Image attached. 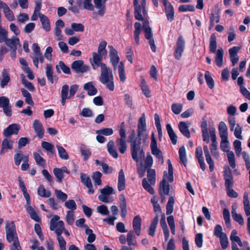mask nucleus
<instances>
[{
    "mask_svg": "<svg viewBox=\"0 0 250 250\" xmlns=\"http://www.w3.org/2000/svg\"><path fill=\"white\" fill-rule=\"evenodd\" d=\"M92 56L93 60L91 62V64L93 69L96 70L99 66L101 68L99 77L100 82L109 91H113L114 89V83L112 69L107 67L105 63L101 62L103 55L93 52Z\"/></svg>",
    "mask_w": 250,
    "mask_h": 250,
    "instance_id": "nucleus-1",
    "label": "nucleus"
},
{
    "mask_svg": "<svg viewBox=\"0 0 250 250\" xmlns=\"http://www.w3.org/2000/svg\"><path fill=\"white\" fill-rule=\"evenodd\" d=\"M129 139L130 140V151L132 158L134 161L138 162L139 161L138 153L141 157L145 156L144 150L141 148V137H139L137 136V137H136L135 131L133 129L131 131Z\"/></svg>",
    "mask_w": 250,
    "mask_h": 250,
    "instance_id": "nucleus-2",
    "label": "nucleus"
},
{
    "mask_svg": "<svg viewBox=\"0 0 250 250\" xmlns=\"http://www.w3.org/2000/svg\"><path fill=\"white\" fill-rule=\"evenodd\" d=\"M142 219L140 215L135 216L132 221L133 231L130 230L126 236V242L128 246L136 245V237L134 234L135 232L137 236H140L141 232Z\"/></svg>",
    "mask_w": 250,
    "mask_h": 250,
    "instance_id": "nucleus-3",
    "label": "nucleus"
},
{
    "mask_svg": "<svg viewBox=\"0 0 250 250\" xmlns=\"http://www.w3.org/2000/svg\"><path fill=\"white\" fill-rule=\"evenodd\" d=\"M5 231L7 241L9 243L13 242L12 247L20 248L16 225L14 221H6Z\"/></svg>",
    "mask_w": 250,
    "mask_h": 250,
    "instance_id": "nucleus-4",
    "label": "nucleus"
},
{
    "mask_svg": "<svg viewBox=\"0 0 250 250\" xmlns=\"http://www.w3.org/2000/svg\"><path fill=\"white\" fill-rule=\"evenodd\" d=\"M217 41L216 36L214 33L211 34L209 39V51L212 53H216L215 61L216 65L219 67L223 66V60L224 51L222 48H220L216 51Z\"/></svg>",
    "mask_w": 250,
    "mask_h": 250,
    "instance_id": "nucleus-5",
    "label": "nucleus"
},
{
    "mask_svg": "<svg viewBox=\"0 0 250 250\" xmlns=\"http://www.w3.org/2000/svg\"><path fill=\"white\" fill-rule=\"evenodd\" d=\"M214 235L219 238L220 245L222 249H226L229 246V240L227 234L223 232L222 226L216 225L214 229Z\"/></svg>",
    "mask_w": 250,
    "mask_h": 250,
    "instance_id": "nucleus-6",
    "label": "nucleus"
},
{
    "mask_svg": "<svg viewBox=\"0 0 250 250\" xmlns=\"http://www.w3.org/2000/svg\"><path fill=\"white\" fill-rule=\"evenodd\" d=\"M71 68L77 73H83L88 71L90 69V67L84 64L83 61L77 60L72 63Z\"/></svg>",
    "mask_w": 250,
    "mask_h": 250,
    "instance_id": "nucleus-7",
    "label": "nucleus"
},
{
    "mask_svg": "<svg viewBox=\"0 0 250 250\" xmlns=\"http://www.w3.org/2000/svg\"><path fill=\"white\" fill-rule=\"evenodd\" d=\"M210 139L211 144L210 145V150L212 155L215 158L218 159L219 157V153L217 151L218 143L216 141V136L215 132L214 130H210Z\"/></svg>",
    "mask_w": 250,
    "mask_h": 250,
    "instance_id": "nucleus-8",
    "label": "nucleus"
},
{
    "mask_svg": "<svg viewBox=\"0 0 250 250\" xmlns=\"http://www.w3.org/2000/svg\"><path fill=\"white\" fill-rule=\"evenodd\" d=\"M0 107H2L4 113L7 117L12 116V108L9 99L5 96L0 97Z\"/></svg>",
    "mask_w": 250,
    "mask_h": 250,
    "instance_id": "nucleus-9",
    "label": "nucleus"
},
{
    "mask_svg": "<svg viewBox=\"0 0 250 250\" xmlns=\"http://www.w3.org/2000/svg\"><path fill=\"white\" fill-rule=\"evenodd\" d=\"M146 132V116L145 113H143L141 117L139 118L138 124L137 133L138 137H144V134L146 133V136L147 135Z\"/></svg>",
    "mask_w": 250,
    "mask_h": 250,
    "instance_id": "nucleus-10",
    "label": "nucleus"
},
{
    "mask_svg": "<svg viewBox=\"0 0 250 250\" xmlns=\"http://www.w3.org/2000/svg\"><path fill=\"white\" fill-rule=\"evenodd\" d=\"M20 126L19 124H13L9 125L3 130V134L5 137H9L12 135H17L19 133Z\"/></svg>",
    "mask_w": 250,
    "mask_h": 250,
    "instance_id": "nucleus-11",
    "label": "nucleus"
},
{
    "mask_svg": "<svg viewBox=\"0 0 250 250\" xmlns=\"http://www.w3.org/2000/svg\"><path fill=\"white\" fill-rule=\"evenodd\" d=\"M135 7L134 17L138 21H143V16L145 17L147 15V11L146 7H142L138 3L134 4Z\"/></svg>",
    "mask_w": 250,
    "mask_h": 250,
    "instance_id": "nucleus-12",
    "label": "nucleus"
},
{
    "mask_svg": "<svg viewBox=\"0 0 250 250\" xmlns=\"http://www.w3.org/2000/svg\"><path fill=\"white\" fill-rule=\"evenodd\" d=\"M224 178L225 188L229 189V188H232L234 184L232 172L229 169L224 171Z\"/></svg>",
    "mask_w": 250,
    "mask_h": 250,
    "instance_id": "nucleus-13",
    "label": "nucleus"
},
{
    "mask_svg": "<svg viewBox=\"0 0 250 250\" xmlns=\"http://www.w3.org/2000/svg\"><path fill=\"white\" fill-rule=\"evenodd\" d=\"M240 49L241 47L233 46L229 50L230 60L233 66L235 65L238 62L239 57L238 52Z\"/></svg>",
    "mask_w": 250,
    "mask_h": 250,
    "instance_id": "nucleus-14",
    "label": "nucleus"
},
{
    "mask_svg": "<svg viewBox=\"0 0 250 250\" xmlns=\"http://www.w3.org/2000/svg\"><path fill=\"white\" fill-rule=\"evenodd\" d=\"M201 128L203 140L208 144L209 142V136L208 132V122L205 118L202 119Z\"/></svg>",
    "mask_w": 250,
    "mask_h": 250,
    "instance_id": "nucleus-15",
    "label": "nucleus"
},
{
    "mask_svg": "<svg viewBox=\"0 0 250 250\" xmlns=\"http://www.w3.org/2000/svg\"><path fill=\"white\" fill-rule=\"evenodd\" d=\"M33 128L38 137L42 139L44 136V129L42 123L38 120H35L33 122Z\"/></svg>",
    "mask_w": 250,
    "mask_h": 250,
    "instance_id": "nucleus-16",
    "label": "nucleus"
},
{
    "mask_svg": "<svg viewBox=\"0 0 250 250\" xmlns=\"http://www.w3.org/2000/svg\"><path fill=\"white\" fill-rule=\"evenodd\" d=\"M184 48V42L181 37H180L176 44L174 56L176 59L179 60L182 56Z\"/></svg>",
    "mask_w": 250,
    "mask_h": 250,
    "instance_id": "nucleus-17",
    "label": "nucleus"
},
{
    "mask_svg": "<svg viewBox=\"0 0 250 250\" xmlns=\"http://www.w3.org/2000/svg\"><path fill=\"white\" fill-rule=\"evenodd\" d=\"M119 207L121 209V216L125 218L127 214L126 202L125 196L123 194L119 195Z\"/></svg>",
    "mask_w": 250,
    "mask_h": 250,
    "instance_id": "nucleus-18",
    "label": "nucleus"
},
{
    "mask_svg": "<svg viewBox=\"0 0 250 250\" xmlns=\"http://www.w3.org/2000/svg\"><path fill=\"white\" fill-rule=\"evenodd\" d=\"M10 48V49H17L18 46H21L20 40L18 38L13 36L4 42Z\"/></svg>",
    "mask_w": 250,
    "mask_h": 250,
    "instance_id": "nucleus-19",
    "label": "nucleus"
},
{
    "mask_svg": "<svg viewBox=\"0 0 250 250\" xmlns=\"http://www.w3.org/2000/svg\"><path fill=\"white\" fill-rule=\"evenodd\" d=\"M163 5L165 8V12L167 19L169 21H172L174 20V9L172 5L168 1L164 3Z\"/></svg>",
    "mask_w": 250,
    "mask_h": 250,
    "instance_id": "nucleus-20",
    "label": "nucleus"
},
{
    "mask_svg": "<svg viewBox=\"0 0 250 250\" xmlns=\"http://www.w3.org/2000/svg\"><path fill=\"white\" fill-rule=\"evenodd\" d=\"M218 131L221 140L228 139V127L223 121L220 122L218 125Z\"/></svg>",
    "mask_w": 250,
    "mask_h": 250,
    "instance_id": "nucleus-21",
    "label": "nucleus"
},
{
    "mask_svg": "<svg viewBox=\"0 0 250 250\" xmlns=\"http://www.w3.org/2000/svg\"><path fill=\"white\" fill-rule=\"evenodd\" d=\"M125 188V180L123 170L121 169L118 175V189L119 191L124 190Z\"/></svg>",
    "mask_w": 250,
    "mask_h": 250,
    "instance_id": "nucleus-22",
    "label": "nucleus"
},
{
    "mask_svg": "<svg viewBox=\"0 0 250 250\" xmlns=\"http://www.w3.org/2000/svg\"><path fill=\"white\" fill-rule=\"evenodd\" d=\"M109 56L110 62H119L120 58L118 55L117 50L112 45H109Z\"/></svg>",
    "mask_w": 250,
    "mask_h": 250,
    "instance_id": "nucleus-23",
    "label": "nucleus"
},
{
    "mask_svg": "<svg viewBox=\"0 0 250 250\" xmlns=\"http://www.w3.org/2000/svg\"><path fill=\"white\" fill-rule=\"evenodd\" d=\"M39 17L42 23L43 29L46 31H49L51 28L48 18L45 15L41 13H39Z\"/></svg>",
    "mask_w": 250,
    "mask_h": 250,
    "instance_id": "nucleus-24",
    "label": "nucleus"
},
{
    "mask_svg": "<svg viewBox=\"0 0 250 250\" xmlns=\"http://www.w3.org/2000/svg\"><path fill=\"white\" fill-rule=\"evenodd\" d=\"M178 153L179 155L180 164H183L185 167H186L187 165L186 150L185 147L184 146L179 148Z\"/></svg>",
    "mask_w": 250,
    "mask_h": 250,
    "instance_id": "nucleus-25",
    "label": "nucleus"
},
{
    "mask_svg": "<svg viewBox=\"0 0 250 250\" xmlns=\"http://www.w3.org/2000/svg\"><path fill=\"white\" fill-rule=\"evenodd\" d=\"M166 129L172 144L174 145H176L177 142L178 137L172 129L170 124H167L166 125Z\"/></svg>",
    "mask_w": 250,
    "mask_h": 250,
    "instance_id": "nucleus-26",
    "label": "nucleus"
},
{
    "mask_svg": "<svg viewBox=\"0 0 250 250\" xmlns=\"http://www.w3.org/2000/svg\"><path fill=\"white\" fill-rule=\"evenodd\" d=\"M13 141L9 140L7 138H4L1 144V148L0 151V154H2L5 152L4 150L5 149H11L13 146Z\"/></svg>",
    "mask_w": 250,
    "mask_h": 250,
    "instance_id": "nucleus-27",
    "label": "nucleus"
},
{
    "mask_svg": "<svg viewBox=\"0 0 250 250\" xmlns=\"http://www.w3.org/2000/svg\"><path fill=\"white\" fill-rule=\"evenodd\" d=\"M162 191L164 195H167L169 194V185L165 178H163L160 183V190L159 191V194L161 196H162Z\"/></svg>",
    "mask_w": 250,
    "mask_h": 250,
    "instance_id": "nucleus-28",
    "label": "nucleus"
},
{
    "mask_svg": "<svg viewBox=\"0 0 250 250\" xmlns=\"http://www.w3.org/2000/svg\"><path fill=\"white\" fill-rule=\"evenodd\" d=\"M116 143L119 152L121 154H124L127 148V144L125 139H122V138H117L116 140Z\"/></svg>",
    "mask_w": 250,
    "mask_h": 250,
    "instance_id": "nucleus-29",
    "label": "nucleus"
},
{
    "mask_svg": "<svg viewBox=\"0 0 250 250\" xmlns=\"http://www.w3.org/2000/svg\"><path fill=\"white\" fill-rule=\"evenodd\" d=\"M107 149L109 154L113 158L117 159L118 157V154L113 141H110L108 142L107 144Z\"/></svg>",
    "mask_w": 250,
    "mask_h": 250,
    "instance_id": "nucleus-30",
    "label": "nucleus"
},
{
    "mask_svg": "<svg viewBox=\"0 0 250 250\" xmlns=\"http://www.w3.org/2000/svg\"><path fill=\"white\" fill-rule=\"evenodd\" d=\"M160 225L163 230L165 240L167 241L169 238V232L167 225L165 216H162L160 220Z\"/></svg>",
    "mask_w": 250,
    "mask_h": 250,
    "instance_id": "nucleus-31",
    "label": "nucleus"
},
{
    "mask_svg": "<svg viewBox=\"0 0 250 250\" xmlns=\"http://www.w3.org/2000/svg\"><path fill=\"white\" fill-rule=\"evenodd\" d=\"M42 146L48 152V155H54L55 154L54 146L51 143L45 141H42Z\"/></svg>",
    "mask_w": 250,
    "mask_h": 250,
    "instance_id": "nucleus-32",
    "label": "nucleus"
},
{
    "mask_svg": "<svg viewBox=\"0 0 250 250\" xmlns=\"http://www.w3.org/2000/svg\"><path fill=\"white\" fill-rule=\"evenodd\" d=\"M243 198L244 208L245 214L247 216H249L250 215V204L248 193L247 192H244Z\"/></svg>",
    "mask_w": 250,
    "mask_h": 250,
    "instance_id": "nucleus-33",
    "label": "nucleus"
},
{
    "mask_svg": "<svg viewBox=\"0 0 250 250\" xmlns=\"http://www.w3.org/2000/svg\"><path fill=\"white\" fill-rule=\"evenodd\" d=\"M159 221V217L157 215L152 220L149 228L148 234L152 237L155 235V233Z\"/></svg>",
    "mask_w": 250,
    "mask_h": 250,
    "instance_id": "nucleus-34",
    "label": "nucleus"
},
{
    "mask_svg": "<svg viewBox=\"0 0 250 250\" xmlns=\"http://www.w3.org/2000/svg\"><path fill=\"white\" fill-rule=\"evenodd\" d=\"M143 27L145 32L146 39L147 40L153 39L152 30L149 26L148 22L145 21L143 23Z\"/></svg>",
    "mask_w": 250,
    "mask_h": 250,
    "instance_id": "nucleus-35",
    "label": "nucleus"
},
{
    "mask_svg": "<svg viewBox=\"0 0 250 250\" xmlns=\"http://www.w3.org/2000/svg\"><path fill=\"white\" fill-rule=\"evenodd\" d=\"M3 12L6 19L9 21H14L15 20V16L13 11L7 5L3 9Z\"/></svg>",
    "mask_w": 250,
    "mask_h": 250,
    "instance_id": "nucleus-36",
    "label": "nucleus"
},
{
    "mask_svg": "<svg viewBox=\"0 0 250 250\" xmlns=\"http://www.w3.org/2000/svg\"><path fill=\"white\" fill-rule=\"evenodd\" d=\"M34 158L38 166L42 167H45L46 166L45 160L37 152L33 153Z\"/></svg>",
    "mask_w": 250,
    "mask_h": 250,
    "instance_id": "nucleus-37",
    "label": "nucleus"
},
{
    "mask_svg": "<svg viewBox=\"0 0 250 250\" xmlns=\"http://www.w3.org/2000/svg\"><path fill=\"white\" fill-rule=\"evenodd\" d=\"M237 232L236 229H233L230 235V240L231 243H236L240 247H241L242 241L240 237L237 236Z\"/></svg>",
    "mask_w": 250,
    "mask_h": 250,
    "instance_id": "nucleus-38",
    "label": "nucleus"
},
{
    "mask_svg": "<svg viewBox=\"0 0 250 250\" xmlns=\"http://www.w3.org/2000/svg\"><path fill=\"white\" fill-rule=\"evenodd\" d=\"M147 172L148 181L151 185H154L156 181V172L155 169H148Z\"/></svg>",
    "mask_w": 250,
    "mask_h": 250,
    "instance_id": "nucleus-39",
    "label": "nucleus"
},
{
    "mask_svg": "<svg viewBox=\"0 0 250 250\" xmlns=\"http://www.w3.org/2000/svg\"><path fill=\"white\" fill-rule=\"evenodd\" d=\"M83 89L87 92L88 94H96L97 93V90L92 82L85 83L83 85Z\"/></svg>",
    "mask_w": 250,
    "mask_h": 250,
    "instance_id": "nucleus-40",
    "label": "nucleus"
},
{
    "mask_svg": "<svg viewBox=\"0 0 250 250\" xmlns=\"http://www.w3.org/2000/svg\"><path fill=\"white\" fill-rule=\"evenodd\" d=\"M118 73L119 75L120 80L122 82H124L125 81L126 77L125 72V68L124 63L122 62L119 63L118 67Z\"/></svg>",
    "mask_w": 250,
    "mask_h": 250,
    "instance_id": "nucleus-41",
    "label": "nucleus"
},
{
    "mask_svg": "<svg viewBox=\"0 0 250 250\" xmlns=\"http://www.w3.org/2000/svg\"><path fill=\"white\" fill-rule=\"evenodd\" d=\"M231 214L233 219L238 223L240 225H244V219L240 214H237L235 209L232 208Z\"/></svg>",
    "mask_w": 250,
    "mask_h": 250,
    "instance_id": "nucleus-42",
    "label": "nucleus"
},
{
    "mask_svg": "<svg viewBox=\"0 0 250 250\" xmlns=\"http://www.w3.org/2000/svg\"><path fill=\"white\" fill-rule=\"evenodd\" d=\"M56 147L58 149L59 157L62 159L65 160H68L69 159V155L66 150L61 146L57 145Z\"/></svg>",
    "mask_w": 250,
    "mask_h": 250,
    "instance_id": "nucleus-43",
    "label": "nucleus"
},
{
    "mask_svg": "<svg viewBox=\"0 0 250 250\" xmlns=\"http://www.w3.org/2000/svg\"><path fill=\"white\" fill-rule=\"evenodd\" d=\"M53 70L51 64H47L46 67V75L48 80L52 83L54 82Z\"/></svg>",
    "mask_w": 250,
    "mask_h": 250,
    "instance_id": "nucleus-44",
    "label": "nucleus"
},
{
    "mask_svg": "<svg viewBox=\"0 0 250 250\" xmlns=\"http://www.w3.org/2000/svg\"><path fill=\"white\" fill-rule=\"evenodd\" d=\"M27 211L32 219L37 222L41 221V218L32 207H29L27 208Z\"/></svg>",
    "mask_w": 250,
    "mask_h": 250,
    "instance_id": "nucleus-45",
    "label": "nucleus"
},
{
    "mask_svg": "<svg viewBox=\"0 0 250 250\" xmlns=\"http://www.w3.org/2000/svg\"><path fill=\"white\" fill-rule=\"evenodd\" d=\"M220 21V16L218 11L212 13L210 16V27L211 28L214 24V23H218Z\"/></svg>",
    "mask_w": 250,
    "mask_h": 250,
    "instance_id": "nucleus-46",
    "label": "nucleus"
},
{
    "mask_svg": "<svg viewBox=\"0 0 250 250\" xmlns=\"http://www.w3.org/2000/svg\"><path fill=\"white\" fill-rule=\"evenodd\" d=\"M174 203V197L172 196L170 197L166 205V214L167 215H169L172 213Z\"/></svg>",
    "mask_w": 250,
    "mask_h": 250,
    "instance_id": "nucleus-47",
    "label": "nucleus"
},
{
    "mask_svg": "<svg viewBox=\"0 0 250 250\" xmlns=\"http://www.w3.org/2000/svg\"><path fill=\"white\" fill-rule=\"evenodd\" d=\"M82 155L83 157L84 161L87 160L91 155L90 150L85 147L84 145H82L80 147Z\"/></svg>",
    "mask_w": 250,
    "mask_h": 250,
    "instance_id": "nucleus-48",
    "label": "nucleus"
},
{
    "mask_svg": "<svg viewBox=\"0 0 250 250\" xmlns=\"http://www.w3.org/2000/svg\"><path fill=\"white\" fill-rule=\"evenodd\" d=\"M38 194L41 197L48 198L51 195V192L46 190L44 186L41 185L38 189Z\"/></svg>",
    "mask_w": 250,
    "mask_h": 250,
    "instance_id": "nucleus-49",
    "label": "nucleus"
},
{
    "mask_svg": "<svg viewBox=\"0 0 250 250\" xmlns=\"http://www.w3.org/2000/svg\"><path fill=\"white\" fill-rule=\"evenodd\" d=\"M2 79L0 81V86L4 88L10 81V77L8 73L4 71L2 72Z\"/></svg>",
    "mask_w": 250,
    "mask_h": 250,
    "instance_id": "nucleus-50",
    "label": "nucleus"
},
{
    "mask_svg": "<svg viewBox=\"0 0 250 250\" xmlns=\"http://www.w3.org/2000/svg\"><path fill=\"white\" fill-rule=\"evenodd\" d=\"M142 186L150 194L153 195L155 193L154 188L152 187L151 184L147 182L146 178H144L142 180Z\"/></svg>",
    "mask_w": 250,
    "mask_h": 250,
    "instance_id": "nucleus-51",
    "label": "nucleus"
},
{
    "mask_svg": "<svg viewBox=\"0 0 250 250\" xmlns=\"http://www.w3.org/2000/svg\"><path fill=\"white\" fill-rule=\"evenodd\" d=\"M227 157L230 166L232 168H234L236 167V164L234 153L232 151H228Z\"/></svg>",
    "mask_w": 250,
    "mask_h": 250,
    "instance_id": "nucleus-52",
    "label": "nucleus"
},
{
    "mask_svg": "<svg viewBox=\"0 0 250 250\" xmlns=\"http://www.w3.org/2000/svg\"><path fill=\"white\" fill-rule=\"evenodd\" d=\"M107 43L105 41H103L100 42L98 48L97 53L101 54L103 56H106L107 51L105 49Z\"/></svg>",
    "mask_w": 250,
    "mask_h": 250,
    "instance_id": "nucleus-53",
    "label": "nucleus"
},
{
    "mask_svg": "<svg viewBox=\"0 0 250 250\" xmlns=\"http://www.w3.org/2000/svg\"><path fill=\"white\" fill-rule=\"evenodd\" d=\"M8 32L2 26H0V43L5 42L8 40Z\"/></svg>",
    "mask_w": 250,
    "mask_h": 250,
    "instance_id": "nucleus-54",
    "label": "nucleus"
},
{
    "mask_svg": "<svg viewBox=\"0 0 250 250\" xmlns=\"http://www.w3.org/2000/svg\"><path fill=\"white\" fill-rule=\"evenodd\" d=\"M178 128L181 133L188 137V124L185 122L181 121L178 124Z\"/></svg>",
    "mask_w": 250,
    "mask_h": 250,
    "instance_id": "nucleus-55",
    "label": "nucleus"
},
{
    "mask_svg": "<svg viewBox=\"0 0 250 250\" xmlns=\"http://www.w3.org/2000/svg\"><path fill=\"white\" fill-rule=\"evenodd\" d=\"M54 174L57 179V181L59 183H62V179L64 177V174H63V171L59 168H54L53 169Z\"/></svg>",
    "mask_w": 250,
    "mask_h": 250,
    "instance_id": "nucleus-56",
    "label": "nucleus"
},
{
    "mask_svg": "<svg viewBox=\"0 0 250 250\" xmlns=\"http://www.w3.org/2000/svg\"><path fill=\"white\" fill-rule=\"evenodd\" d=\"M56 68L57 71H59V68L61 69L62 72L65 74H70L71 73L69 67L66 66L62 61L59 62V64L56 65Z\"/></svg>",
    "mask_w": 250,
    "mask_h": 250,
    "instance_id": "nucleus-57",
    "label": "nucleus"
},
{
    "mask_svg": "<svg viewBox=\"0 0 250 250\" xmlns=\"http://www.w3.org/2000/svg\"><path fill=\"white\" fill-rule=\"evenodd\" d=\"M96 133L104 136H109L113 134V130L111 128H103L96 130Z\"/></svg>",
    "mask_w": 250,
    "mask_h": 250,
    "instance_id": "nucleus-58",
    "label": "nucleus"
},
{
    "mask_svg": "<svg viewBox=\"0 0 250 250\" xmlns=\"http://www.w3.org/2000/svg\"><path fill=\"white\" fill-rule=\"evenodd\" d=\"M21 83L24 86L28 88L30 91L34 92L35 88L31 83L28 81L23 74L21 75Z\"/></svg>",
    "mask_w": 250,
    "mask_h": 250,
    "instance_id": "nucleus-59",
    "label": "nucleus"
},
{
    "mask_svg": "<svg viewBox=\"0 0 250 250\" xmlns=\"http://www.w3.org/2000/svg\"><path fill=\"white\" fill-rule=\"evenodd\" d=\"M60 219V217L57 215H55L51 219L50 221V229L52 231L54 230L58 226V221Z\"/></svg>",
    "mask_w": 250,
    "mask_h": 250,
    "instance_id": "nucleus-60",
    "label": "nucleus"
},
{
    "mask_svg": "<svg viewBox=\"0 0 250 250\" xmlns=\"http://www.w3.org/2000/svg\"><path fill=\"white\" fill-rule=\"evenodd\" d=\"M83 8L87 10L93 11L94 10V5L92 3V0H83L82 2Z\"/></svg>",
    "mask_w": 250,
    "mask_h": 250,
    "instance_id": "nucleus-61",
    "label": "nucleus"
},
{
    "mask_svg": "<svg viewBox=\"0 0 250 250\" xmlns=\"http://www.w3.org/2000/svg\"><path fill=\"white\" fill-rule=\"evenodd\" d=\"M168 165V176L167 177L168 180L169 182L172 183L173 181V169L171 161L169 159L167 161Z\"/></svg>",
    "mask_w": 250,
    "mask_h": 250,
    "instance_id": "nucleus-62",
    "label": "nucleus"
},
{
    "mask_svg": "<svg viewBox=\"0 0 250 250\" xmlns=\"http://www.w3.org/2000/svg\"><path fill=\"white\" fill-rule=\"evenodd\" d=\"M33 62L35 66L38 68L39 67V62L42 63L44 60L42 54L38 56H34L32 57Z\"/></svg>",
    "mask_w": 250,
    "mask_h": 250,
    "instance_id": "nucleus-63",
    "label": "nucleus"
},
{
    "mask_svg": "<svg viewBox=\"0 0 250 250\" xmlns=\"http://www.w3.org/2000/svg\"><path fill=\"white\" fill-rule=\"evenodd\" d=\"M205 78L206 83L210 88H212L214 85V83L213 79L210 76L209 72L207 71L205 74Z\"/></svg>",
    "mask_w": 250,
    "mask_h": 250,
    "instance_id": "nucleus-64",
    "label": "nucleus"
}]
</instances>
